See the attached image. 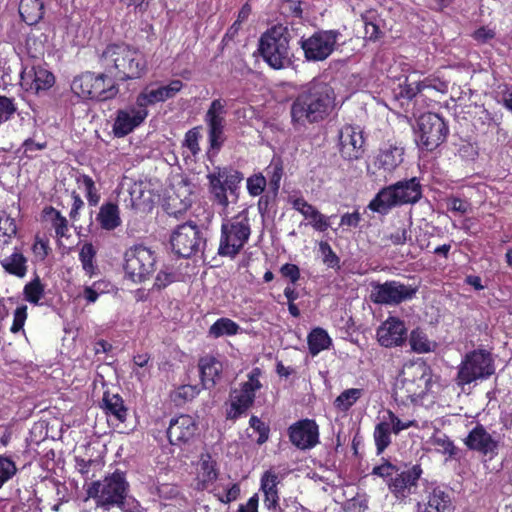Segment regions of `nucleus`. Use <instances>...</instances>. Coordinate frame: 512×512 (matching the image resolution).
<instances>
[{
    "instance_id": "obj_1",
    "label": "nucleus",
    "mask_w": 512,
    "mask_h": 512,
    "mask_svg": "<svg viewBox=\"0 0 512 512\" xmlns=\"http://www.w3.org/2000/svg\"><path fill=\"white\" fill-rule=\"evenodd\" d=\"M335 93L326 82L313 79L303 85L294 98L291 108V122L295 129L306 128L326 119L335 106Z\"/></svg>"
},
{
    "instance_id": "obj_2",
    "label": "nucleus",
    "mask_w": 512,
    "mask_h": 512,
    "mask_svg": "<svg viewBox=\"0 0 512 512\" xmlns=\"http://www.w3.org/2000/svg\"><path fill=\"white\" fill-rule=\"evenodd\" d=\"M103 64L119 81L135 80L147 72V62L137 48L127 44H112L106 47L101 55Z\"/></svg>"
},
{
    "instance_id": "obj_3",
    "label": "nucleus",
    "mask_w": 512,
    "mask_h": 512,
    "mask_svg": "<svg viewBox=\"0 0 512 512\" xmlns=\"http://www.w3.org/2000/svg\"><path fill=\"white\" fill-rule=\"evenodd\" d=\"M290 40L291 33L287 26L274 25L261 35L258 51L271 68L275 70L288 68L293 63Z\"/></svg>"
},
{
    "instance_id": "obj_4",
    "label": "nucleus",
    "mask_w": 512,
    "mask_h": 512,
    "mask_svg": "<svg viewBox=\"0 0 512 512\" xmlns=\"http://www.w3.org/2000/svg\"><path fill=\"white\" fill-rule=\"evenodd\" d=\"M421 197V184L416 177H413L382 188L370 201L368 208L381 215H386L393 207L414 204Z\"/></svg>"
},
{
    "instance_id": "obj_5",
    "label": "nucleus",
    "mask_w": 512,
    "mask_h": 512,
    "mask_svg": "<svg viewBox=\"0 0 512 512\" xmlns=\"http://www.w3.org/2000/svg\"><path fill=\"white\" fill-rule=\"evenodd\" d=\"M129 483L125 472L116 469L103 480L93 481L87 488V495L96 501L97 506L110 508L121 507L125 503Z\"/></svg>"
},
{
    "instance_id": "obj_6",
    "label": "nucleus",
    "mask_w": 512,
    "mask_h": 512,
    "mask_svg": "<svg viewBox=\"0 0 512 512\" xmlns=\"http://www.w3.org/2000/svg\"><path fill=\"white\" fill-rule=\"evenodd\" d=\"M494 372L495 366L491 353L476 349L468 352L462 359L455 379L456 384L463 388L477 380L489 378Z\"/></svg>"
},
{
    "instance_id": "obj_7",
    "label": "nucleus",
    "mask_w": 512,
    "mask_h": 512,
    "mask_svg": "<svg viewBox=\"0 0 512 512\" xmlns=\"http://www.w3.org/2000/svg\"><path fill=\"white\" fill-rule=\"evenodd\" d=\"M250 234L251 229L247 212L242 211L222 224L218 254L234 258L240 253Z\"/></svg>"
},
{
    "instance_id": "obj_8",
    "label": "nucleus",
    "mask_w": 512,
    "mask_h": 512,
    "mask_svg": "<svg viewBox=\"0 0 512 512\" xmlns=\"http://www.w3.org/2000/svg\"><path fill=\"white\" fill-rule=\"evenodd\" d=\"M71 90L81 98L98 101L112 99L118 93L113 79L104 73L96 75L92 72L76 76L71 83Z\"/></svg>"
},
{
    "instance_id": "obj_9",
    "label": "nucleus",
    "mask_w": 512,
    "mask_h": 512,
    "mask_svg": "<svg viewBox=\"0 0 512 512\" xmlns=\"http://www.w3.org/2000/svg\"><path fill=\"white\" fill-rule=\"evenodd\" d=\"M125 276L135 284L144 283L155 271L156 253L143 244H135L124 253Z\"/></svg>"
},
{
    "instance_id": "obj_10",
    "label": "nucleus",
    "mask_w": 512,
    "mask_h": 512,
    "mask_svg": "<svg viewBox=\"0 0 512 512\" xmlns=\"http://www.w3.org/2000/svg\"><path fill=\"white\" fill-rule=\"evenodd\" d=\"M261 373L260 368H253L248 374V380L241 383L239 389L232 391L230 406L226 411V418L228 420L236 421L246 415L248 410L254 405L256 392L262 387L259 380Z\"/></svg>"
},
{
    "instance_id": "obj_11",
    "label": "nucleus",
    "mask_w": 512,
    "mask_h": 512,
    "mask_svg": "<svg viewBox=\"0 0 512 512\" xmlns=\"http://www.w3.org/2000/svg\"><path fill=\"white\" fill-rule=\"evenodd\" d=\"M449 127L445 120L436 113H425L417 121L416 143L426 151H433L445 142Z\"/></svg>"
},
{
    "instance_id": "obj_12",
    "label": "nucleus",
    "mask_w": 512,
    "mask_h": 512,
    "mask_svg": "<svg viewBox=\"0 0 512 512\" xmlns=\"http://www.w3.org/2000/svg\"><path fill=\"white\" fill-rule=\"evenodd\" d=\"M342 34L339 30H319L310 37H302L300 47L309 62L326 60L338 47Z\"/></svg>"
},
{
    "instance_id": "obj_13",
    "label": "nucleus",
    "mask_w": 512,
    "mask_h": 512,
    "mask_svg": "<svg viewBox=\"0 0 512 512\" xmlns=\"http://www.w3.org/2000/svg\"><path fill=\"white\" fill-rule=\"evenodd\" d=\"M172 250L180 257L189 258L201 252L206 244L202 230L192 221L178 225L170 237Z\"/></svg>"
},
{
    "instance_id": "obj_14",
    "label": "nucleus",
    "mask_w": 512,
    "mask_h": 512,
    "mask_svg": "<svg viewBox=\"0 0 512 512\" xmlns=\"http://www.w3.org/2000/svg\"><path fill=\"white\" fill-rule=\"evenodd\" d=\"M209 180L210 192L215 201L226 207L229 203L226 192L231 195L236 194L239 183L243 180V175L239 171L230 168H215L212 173L207 175Z\"/></svg>"
},
{
    "instance_id": "obj_15",
    "label": "nucleus",
    "mask_w": 512,
    "mask_h": 512,
    "mask_svg": "<svg viewBox=\"0 0 512 512\" xmlns=\"http://www.w3.org/2000/svg\"><path fill=\"white\" fill-rule=\"evenodd\" d=\"M338 150L345 161H357L364 156L365 139L359 126L345 125L338 133Z\"/></svg>"
},
{
    "instance_id": "obj_16",
    "label": "nucleus",
    "mask_w": 512,
    "mask_h": 512,
    "mask_svg": "<svg viewBox=\"0 0 512 512\" xmlns=\"http://www.w3.org/2000/svg\"><path fill=\"white\" fill-rule=\"evenodd\" d=\"M409 370H413L409 375L408 372H403L402 379L397 383L395 394L403 402H414L422 398L426 393V386L428 379L425 377V372L422 367L411 366Z\"/></svg>"
},
{
    "instance_id": "obj_17",
    "label": "nucleus",
    "mask_w": 512,
    "mask_h": 512,
    "mask_svg": "<svg viewBox=\"0 0 512 512\" xmlns=\"http://www.w3.org/2000/svg\"><path fill=\"white\" fill-rule=\"evenodd\" d=\"M289 441L299 450H310L320 443L319 426L314 419H301L288 427Z\"/></svg>"
},
{
    "instance_id": "obj_18",
    "label": "nucleus",
    "mask_w": 512,
    "mask_h": 512,
    "mask_svg": "<svg viewBox=\"0 0 512 512\" xmlns=\"http://www.w3.org/2000/svg\"><path fill=\"white\" fill-rule=\"evenodd\" d=\"M225 105L226 103L222 99H215L211 102L205 115V122L208 126L210 148L215 151H219L225 141Z\"/></svg>"
},
{
    "instance_id": "obj_19",
    "label": "nucleus",
    "mask_w": 512,
    "mask_h": 512,
    "mask_svg": "<svg viewBox=\"0 0 512 512\" xmlns=\"http://www.w3.org/2000/svg\"><path fill=\"white\" fill-rule=\"evenodd\" d=\"M464 444L469 450L488 456L490 460L498 455L499 440L495 439L480 423L469 431Z\"/></svg>"
},
{
    "instance_id": "obj_20",
    "label": "nucleus",
    "mask_w": 512,
    "mask_h": 512,
    "mask_svg": "<svg viewBox=\"0 0 512 512\" xmlns=\"http://www.w3.org/2000/svg\"><path fill=\"white\" fill-rule=\"evenodd\" d=\"M149 112L140 109L136 103L116 112L112 131L114 136L125 137L139 127L147 118Z\"/></svg>"
},
{
    "instance_id": "obj_21",
    "label": "nucleus",
    "mask_w": 512,
    "mask_h": 512,
    "mask_svg": "<svg viewBox=\"0 0 512 512\" xmlns=\"http://www.w3.org/2000/svg\"><path fill=\"white\" fill-rule=\"evenodd\" d=\"M378 343L385 348L402 346L407 340V328L404 321L389 316L376 330Z\"/></svg>"
},
{
    "instance_id": "obj_22",
    "label": "nucleus",
    "mask_w": 512,
    "mask_h": 512,
    "mask_svg": "<svg viewBox=\"0 0 512 512\" xmlns=\"http://www.w3.org/2000/svg\"><path fill=\"white\" fill-rule=\"evenodd\" d=\"M423 470L420 465H413L410 469L397 473L390 478L388 488L397 499H404L417 488Z\"/></svg>"
},
{
    "instance_id": "obj_23",
    "label": "nucleus",
    "mask_w": 512,
    "mask_h": 512,
    "mask_svg": "<svg viewBox=\"0 0 512 512\" xmlns=\"http://www.w3.org/2000/svg\"><path fill=\"white\" fill-rule=\"evenodd\" d=\"M197 424L194 418L187 414H181L170 420L167 429V437L171 445L188 443L197 431Z\"/></svg>"
},
{
    "instance_id": "obj_24",
    "label": "nucleus",
    "mask_w": 512,
    "mask_h": 512,
    "mask_svg": "<svg viewBox=\"0 0 512 512\" xmlns=\"http://www.w3.org/2000/svg\"><path fill=\"white\" fill-rule=\"evenodd\" d=\"M451 496L441 487H434L425 500L416 504V512H453Z\"/></svg>"
},
{
    "instance_id": "obj_25",
    "label": "nucleus",
    "mask_w": 512,
    "mask_h": 512,
    "mask_svg": "<svg viewBox=\"0 0 512 512\" xmlns=\"http://www.w3.org/2000/svg\"><path fill=\"white\" fill-rule=\"evenodd\" d=\"M404 148L397 144H385L379 149L374 166L387 173H392L403 162Z\"/></svg>"
},
{
    "instance_id": "obj_26",
    "label": "nucleus",
    "mask_w": 512,
    "mask_h": 512,
    "mask_svg": "<svg viewBox=\"0 0 512 512\" xmlns=\"http://www.w3.org/2000/svg\"><path fill=\"white\" fill-rule=\"evenodd\" d=\"M278 484V475L272 470H267L262 474L260 490L264 495L263 503L265 508L272 512H276L280 501Z\"/></svg>"
},
{
    "instance_id": "obj_27",
    "label": "nucleus",
    "mask_w": 512,
    "mask_h": 512,
    "mask_svg": "<svg viewBox=\"0 0 512 512\" xmlns=\"http://www.w3.org/2000/svg\"><path fill=\"white\" fill-rule=\"evenodd\" d=\"M198 367L200 377L204 388L210 389L214 387L223 369L222 363L214 356H204L199 359Z\"/></svg>"
},
{
    "instance_id": "obj_28",
    "label": "nucleus",
    "mask_w": 512,
    "mask_h": 512,
    "mask_svg": "<svg viewBox=\"0 0 512 512\" xmlns=\"http://www.w3.org/2000/svg\"><path fill=\"white\" fill-rule=\"evenodd\" d=\"M101 408L105 411L106 415L113 416L119 422L126 421L128 409L124 404L123 398L118 393L105 391L102 397Z\"/></svg>"
},
{
    "instance_id": "obj_29",
    "label": "nucleus",
    "mask_w": 512,
    "mask_h": 512,
    "mask_svg": "<svg viewBox=\"0 0 512 512\" xmlns=\"http://www.w3.org/2000/svg\"><path fill=\"white\" fill-rule=\"evenodd\" d=\"M29 77L31 78V82L29 83L27 90L32 91L35 94L48 90L55 83L54 75L50 71L39 66L32 68L31 73H29ZM26 84L28 85V83Z\"/></svg>"
},
{
    "instance_id": "obj_30",
    "label": "nucleus",
    "mask_w": 512,
    "mask_h": 512,
    "mask_svg": "<svg viewBox=\"0 0 512 512\" xmlns=\"http://www.w3.org/2000/svg\"><path fill=\"white\" fill-rule=\"evenodd\" d=\"M200 479L198 481V489L205 490L214 483L219 476L217 462L212 459L209 453L202 454L200 458Z\"/></svg>"
},
{
    "instance_id": "obj_31",
    "label": "nucleus",
    "mask_w": 512,
    "mask_h": 512,
    "mask_svg": "<svg viewBox=\"0 0 512 512\" xmlns=\"http://www.w3.org/2000/svg\"><path fill=\"white\" fill-rule=\"evenodd\" d=\"M19 14L28 25L37 24L44 15V4L41 0H21Z\"/></svg>"
},
{
    "instance_id": "obj_32",
    "label": "nucleus",
    "mask_w": 512,
    "mask_h": 512,
    "mask_svg": "<svg viewBox=\"0 0 512 512\" xmlns=\"http://www.w3.org/2000/svg\"><path fill=\"white\" fill-rule=\"evenodd\" d=\"M309 353L312 356L318 355L321 351L329 349L332 339L323 328H314L307 337Z\"/></svg>"
},
{
    "instance_id": "obj_33",
    "label": "nucleus",
    "mask_w": 512,
    "mask_h": 512,
    "mask_svg": "<svg viewBox=\"0 0 512 512\" xmlns=\"http://www.w3.org/2000/svg\"><path fill=\"white\" fill-rule=\"evenodd\" d=\"M97 220L103 229L114 230L121 224L118 206L111 202L103 204L100 207Z\"/></svg>"
},
{
    "instance_id": "obj_34",
    "label": "nucleus",
    "mask_w": 512,
    "mask_h": 512,
    "mask_svg": "<svg viewBox=\"0 0 512 512\" xmlns=\"http://www.w3.org/2000/svg\"><path fill=\"white\" fill-rule=\"evenodd\" d=\"M417 290H376L373 299L376 303L396 305L411 299Z\"/></svg>"
},
{
    "instance_id": "obj_35",
    "label": "nucleus",
    "mask_w": 512,
    "mask_h": 512,
    "mask_svg": "<svg viewBox=\"0 0 512 512\" xmlns=\"http://www.w3.org/2000/svg\"><path fill=\"white\" fill-rule=\"evenodd\" d=\"M363 394L364 390L361 388L346 389L334 400V408L339 412L346 413L363 396Z\"/></svg>"
},
{
    "instance_id": "obj_36",
    "label": "nucleus",
    "mask_w": 512,
    "mask_h": 512,
    "mask_svg": "<svg viewBox=\"0 0 512 512\" xmlns=\"http://www.w3.org/2000/svg\"><path fill=\"white\" fill-rule=\"evenodd\" d=\"M26 258L15 248L14 252L1 260L2 267L10 274L23 277L26 273Z\"/></svg>"
},
{
    "instance_id": "obj_37",
    "label": "nucleus",
    "mask_w": 512,
    "mask_h": 512,
    "mask_svg": "<svg viewBox=\"0 0 512 512\" xmlns=\"http://www.w3.org/2000/svg\"><path fill=\"white\" fill-rule=\"evenodd\" d=\"M391 433L393 432L383 417V420L376 424L373 432L377 455H381L391 444Z\"/></svg>"
},
{
    "instance_id": "obj_38",
    "label": "nucleus",
    "mask_w": 512,
    "mask_h": 512,
    "mask_svg": "<svg viewBox=\"0 0 512 512\" xmlns=\"http://www.w3.org/2000/svg\"><path fill=\"white\" fill-rule=\"evenodd\" d=\"M159 102H164L161 92L156 83L146 86L136 97V105L144 111H148V106L155 105Z\"/></svg>"
},
{
    "instance_id": "obj_39",
    "label": "nucleus",
    "mask_w": 512,
    "mask_h": 512,
    "mask_svg": "<svg viewBox=\"0 0 512 512\" xmlns=\"http://www.w3.org/2000/svg\"><path fill=\"white\" fill-rule=\"evenodd\" d=\"M17 232L15 219L6 212L0 213V248L11 244L12 240L17 236Z\"/></svg>"
},
{
    "instance_id": "obj_40",
    "label": "nucleus",
    "mask_w": 512,
    "mask_h": 512,
    "mask_svg": "<svg viewBox=\"0 0 512 512\" xmlns=\"http://www.w3.org/2000/svg\"><path fill=\"white\" fill-rule=\"evenodd\" d=\"M436 452L454 458L458 453V448L454 442L445 433H435L430 439Z\"/></svg>"
},
{
    "instance_id": "obj_41",
    "label": "nucleus",
    "mask_w": 512,
    "mask_h": 512,
    "mask_svg": "<svg viewBox=\"0 0 512 512\" xmlns=\"http://www.w3.org/2000/svg\"><path fill=\"white\" fill-rule=\"evenodd\" d=\"M239 325L229 318H219L209 328V334L215 338L224 335L232 336L238 333Z\"/></svg>"
},
{
    "instance_id": "obj_42",
    "label": "nucleus",
    "mask_w": 512,
    "mask_h": 512,
    "mask_svg": "<svg viewBox=\"0 0 512 512\" xmlns=\"http://www.w3.org/2000/svg\"><path fill=\"white\" fill-rule=\"evenodd\" d=\"M409 343L411 349L416 353H428L432 351V345L427 334L420 328L411 331Z\"/></svg>"
},
{
    "instance_id": "obj_43",
    "label": "nucleus",
    "mask_w": 512,
    "mask_h": 512,
    "mask_svg": "<svg viewBox=\"0 0 512 512\" xmlns=\"http://www.w3.org/2000/svg\"><path fill=\"white\" fill-rule=\"evenodd\" d=\"M431 87L430 81L425 79L423 81H409L408 77L405 82L400 85V95L403 98L412 100L424 89Z\"/></svg>"
},
{
    "instance_id": "obj_44",
    "label": "nucleus",
    "mask_w": 512,
    "mask_h": 512,
    "mask_svg": "<svg viewBox=\"0 0 512 512\" xmlns=\"http://www.w3.org/2000/svg\"><path fill=\"white\" fill-rule=\"evenodd\" d=\"M269 175V188L273 197H276L280 188V181L283 175V166L280 159H273L270 165L266 169Z\"/></svg>"
},
{
    "instance_id": "obj_45",
    "label": "nucleus",
    "mask_w": 512,
    "mask_h": 512,
    "mask_svg": "<svg viewBox=\"0 0 512 512\" xmlns=\"http://www.w3.org/2000/svg\"><path fill=\"white\" fill-rule=\"evenodd\" d=\"M7 302H9L12 305L18 304L19 299L16 297H9V298H7ZM26 319H27V305H25V304L17 305V307L14 311L13 323L10 327V331L14 334L18 333L20 330L23 329Z\"/></svg>"
},
{
    "instance_id": "obj_46",
    "label": "nucleus",
    "mask_w": 512,
    "mask_h": 512,
    "mask_svg": "<svg viewBox=\"0 0 512 512\" xmlns=\"http://www.w3.org/2000/svg\"><path fill=\"white\" fill-rule=\"evenodd\" d=\"M384 418L387 420L388 425L395 435H398L401 431L410 427L418 428V422L416 420L402 421L391 410L386 411V416H384Z\"/></svg>"
},
{
    "instance_id": "obj_47",
    "label": "nucleus",
    "mask_w": 512,
    "mask_h": 512,
    "mask_svg": "<svg viewBox=\"0 0 512 512\" xmlns=\"http://www.w3.org/2000/svg\"><path fill=\"white\" fill-rule=\"evenodd\" d=\"M306 219L310 220V224L317 231L324 232L329 227V222L326 216L321 214L313 205L305 210L302 214Z\"/></svg>"
},
{
    "instance_id": "obj_48",
    "label": "nucleus",
    "mask_w": 512,
    "mask_h": 512,
    "mask_svg": "<svg viewBox=\"0 0 512 512\" xmlns=\"http://www.w3.org/2000/svg\"><path fill=\"white\" fill-rule=\"evenodd\" d=\"M198 393L195 386L182 385L171 394V399L177 406H180L194 399Z\"/></svg>"
},
{
    "instance_id": "obj_49",
    "label": "nucleus",
    "mask_w": 512,
    "mask_h": 512,
    "mask_svg": "<svg viewBox=\"0 0 512 512\" xmlns=\"http://www.w3.org/2000/svg\"><path fill=\"white\" fill-rule=\"evenodd\" d=\"M17 473L15 462L6 456L0 455V488Z\"/></svg>"
},
{
    "instance_id": "obj_50",
    "label": "nucleus",
    "mask_w": 512,
    "mask_h": 512,
    "mask_svg": "<svg viewBox=\"0 0 512 512\" xmlns=\"http://www.w3.org/2000/svg\"><path fill=\"white\" fill-rule=\"evenodd\" d=\"M250 427L258 433V438L256 443L258 445H263L266 443L270 436V427L268 424L263 422L260 418L255 415H252L249 420Z\"/></svg>"
},
{
    "instance_id": "obj_51",
    "label": "nucleus",
    "mask_w": 512,
    "mask_h": 512,
    "mask_svg": "<svg viewBox=\"0 0 512 512\" xmlns=\"http://www.w3.org/2000/svg\"><path fill=\"white\" fill-rule=\"evenodd\" d=\"M77 182L84 186L89 205L96 206L100 200V195L95 187L93 179L84 174L78 177Z\"/></svg>"
},
{
    "instance_id": "obj_52",
    "label": "nucleus",
    "mask_w": 512,
    "mask_h": 512,
    "mask_svg": "<svg viewBox=\"0 0 512 512\" xmlns=\"http://www.w3.org/2000/svg\"><path fill=\"white\" fill-rule=\"evenodd\" d=\"M47 215H52V225L55 229V233L58 237H64L68 231V222L65 217L61 215L59 211L53 207L45 209Z\"/></svg>"
},
{
    "instance_id": "obj_53",
    "label": "nucleus",
    "mask_w": 512,
    "mask_h": 512,
    "mask_svg": "<svg viewBox=\"0 0 512 512\" xmlns=\"http://www.w3.org/2000/svg\"><path fill=\"white\" fill-rule=\"evenodd\" d=\"M17 111L12 98L0 95V125L8 121Z\"/></svg>"
},
{
    "instance_id": "obj_54",
    "label": "nucleus",
    "mask_w": 512,
    "mask_h": 512,
    "mask_svg": "<svg viewBox=\"0 0 512 512\" xmlns=\"http://www.w3.org/2000/svg\"><path fill=\"white\" fill-rule=\"evenodd\" d=\"M267 181L262 174H255L247 179V190L250 195H261L266 187Z\"/></svg>"
},
{
    "instance_id": "obj_55",
    "label": "nucleus",
    "mask_w": 512,
    "mask_h": 512,
    "mask_svg": "<svg viewBox=\"0 0 512 512\" xmlns=\"http://www.w3.org/2000/svg\"><path fill=\"white\" fill-rule=\"evenodd\" d=\"M96 250L91 243H85L79 253L85 271L90 272L93 269V259L95 258Z\"/></svg>"
},
{
    "instance_id": "obj_56",
    "label": "nucleus",
    "mask_w": 512,
    "mask_h": 512,
    "mask_svg": "<svg viewBox=\"0 0 512 512\" xmlns=\"http://www.w3.org/2000/svg\"><path fill=\"white\" fill-rule=\"evenodd\" d=\"M447 208L452 212L466 214L471 210V204L467 200L451 196L447 199Z\"/></svg>"
},
{
    "instance_id": "obj_57",
    "label": "nucleus",
    "mask_w": 512,
    "mask_h": 512,
    "mask_svg": "<svg viewBox=\"0 0 512 512\" xmlns=\"http://www.w3.org/2000/svg\"><path fill=\"white\" fill-rule=\"evenodd\" d=\"M149 361L150 355L148 353L137 354L133 357V364L136 367L133 369V374L139 381H142L146 377V373L144 371H140L139 368L146 367Z\"/></svg>"
},
{
    "instance_id": "obj_58",
    "label": "nucleus",
    "mask_w": 512,
    "mask_h": 512,
    "mask_svg": "<svg viewBox=\"0 0 512 512\" xmlns=\"http://www.w3.org/2000/svg\"><path fill=\"white\" fill-rule=\"evenodd\" d=\"M163 101L173 98L183 87L181 80H172L168 85L158 86Z\"/></svg>"
},
{
    "instance_id": "obj_59",
    "label": "nucleus",
    "mask_w": 512,
    "mask_h": 512,
    "mask_svg": "<svg viewBox=\"0 0 512 512\" xmlns=\"http://www.w3.org/2000/svg\"><path fill=\"white\" fill-rule=\"evenodd\" d=\"M240 485L238 483H233L225 492V494H215L217 500L223 504H230L233 501H236L240 496Z\"/></svg>"
},
{
    "instance_id": "obj_60",
    "label": "nucleus",
    "mask_w": 512,
    "mask_h": 512,
    "mask_svg": "<svg viewBox=\"0 0 512 512\" xmlns=\"http://www.w3.org/2000/svg\"><path fill=\"white\" fill-rule=\"evenodd\" d=\"M178 276L177 273L161 270L156 276L153 288H166L168 285L176 282Z\"/></svg>"
},
{
    "instance_id": "obj_61",
    "label": "nucleus",
    "mask_w": 512,
    "mask_h": 512,
    "mask_svg": "<svg viewBox=\"0 0 512 512\" xmlns=\"http://www.w3.org/2000/svg\"><path fill=\"white\" fill-rule=\"evenodd\" d=\"M199 137L200 134L197 128H193L185 134V146L192 152L193 155L197 154L200 150L198 144Z\"/></svg>"
},
{
    "instance_id": "obj_62",
    "label": "nucleus",
    "mask_w": 512,
    "mask_h": 512,
    "mask_svg": "<svg viewBox=\"0 0 512 512\" xmlns=\"http://www.w3.org/2000/svg\"><path fill=\"white\" fill-rule=\"evenodd\" d=\"M320 251L323 255V261L331 267L338 264L339 258L333 252L331 246L327 242H320Z\"/></svg>"
},
{
    "instance_id": "obj_63",
    "label": "nucleus",
    "mask_w": 512,
    "mask_h": 512,
    "mask_svg": "<svg viewBox=\"0 0 512 512\" xmlns=\"http://www.w3.org/2000/svg\"><path fill=\"white\" fill-rule=\"evenodd\" d=\"M280 273L283 278L288 279L292 284H296V281L300 278V270L294 264L286 263L281 267Z\"/></svg>"
},
{
    "instance_id": "obj_64",
    "label": "nucleus",
    "mask_w": 512,
    "mask_h": 512,
    "mask_svg": "<svg viewBox=\"0 0 512 512\" xmlns=\"http://www.w3.org/2000/svg\"><path fill=\"white\" fill-rule=\"evenodd\" d=\"M397 471L395 465H393L388 460H385L382 464L375 466L372 470V474L381 478H387L392 476V474Z\"/></svg>"
}]
</instances>
